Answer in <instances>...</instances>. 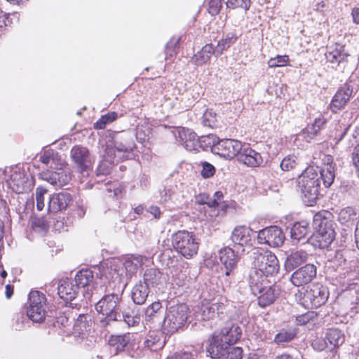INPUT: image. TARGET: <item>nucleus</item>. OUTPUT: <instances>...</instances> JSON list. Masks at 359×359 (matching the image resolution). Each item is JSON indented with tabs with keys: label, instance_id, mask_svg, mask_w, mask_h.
Segmentation results:
<instances>
[{
	"label": "nucleus",
	"instance_id": "1",
	"mask_svg": "<svg viewBox=\"0 0 359 359\" xmlns=\"http://www.w3.org/2000/svg\"><path fill=\"white\" fill-rule=\"evenodd\" d=\"M241 336L238 326L231 325L224 327L220 333H215L209 341L208 351L212 358L218 359H241L243 350L241 347L233 346Z\"/></svg>",
	"mask_w": 359,
	"mask_h": 359
},
{
	"label": "nucleus",
	"instance_id": "50",
	"mask_svg": "<svg viewBox=\"0 0 359 359\" xmlns=\"http://www.w3.org/2000/svg\"><path fill=\"white\" fill-rule=\"evenodd\" d=\"M145 346L151 349L156 350L163 346V343L160 342L159 339L156 340L152 336H149L144 341Z\"/></svg>",
	"mask_w": 359,
	"mask_h": 359
},
{
	"label": "nucleus",
	"instance_id": "52",
	"mask_svg": "<svg viewBox=\"0 0 359 359\" xmlns=\"http://www.w3.org/2000/svg\"><path fill=\"white\" fill-rule=\"evenodd\" d=\"M140 264V259L138 257L133 259H128L125 262L124 266L126 270L133 271L137 268L138 264Z\"/></svg>",
	"mask_w": 359,
	"mask_h": 359
},
{
	"label": "nucleus",
	"instance_id": "18",
	"mask_svg": "<svg viewBox=\"0 0 359 359\" xmlns=\"http://www.w3.org/2000/svg\"><path fill=\"white\" fill-rule=\"evenodd\" d=\"M94 278L93 273L92 271L88 269H82L77 272L75 276V284L79 287L84 289L83 295L87 298L93 297V293L92 292L90 283L93 282Z\"/></svg>",
	"mask_w": 359,
	"mask_h": 359
},
{
	"label": "nucleus",
	"instance_id": "6",
	"mask_svg": "<svg viewBox=\"0 0 359 359\" xmlns=\"http://www.w3.org/2000/svg\"><path fill=\"white\" fill-rule=\"evenodd\" d=\"M172 241L174 248L187 259L193 257L198 252V243L192 233L179 231L172 236Z\"/></svg>",
	"mask_w": 359,
	"mask_h": 359
},
{
	"label": "nucleus",
	"instance_id": "26",
	"mask_svg": "<svg viewBox=\"0 0 359 359\" xmlns=\"http://www.w3.org/2000/svg\"><path fill=\"white\" fill-rule=\"evenodd\" d=\"M308 259V254L304 250L292 252L285 262V267L287 271H292L294 268L305 262Z\"/></svg>",
	"mask_w": 359,
	"mask_h": 359
},
{
	"label": "nucleus",
	"instance_id": "55",
	"mask_svg": "<svg viewBox=\"0 0 359 359\" xmlns=\"http://www.w3.org/2000/svg\"><path fill=\"white\" fill-rule=\"evenodd\" d=\"M312 346L315 349L323 351L328 347L327 340L317 339L312 343Z\"/></svg>",
	"mask_w": 359,
	"mask_h": 359
},
{
	"label": "nucleus",
	"instance_id": "20",
	"mask_svg": "<svg viewBox=\"0 0 359 359\" xmlns=\"http://www.w3.org/2000/svg\"><path fill=\"white\" fill-rule=\"evenodd\" d=\"M327 120L322 116L316 118L311 125H309L298 135V138H302L307 142H310L319 132L324 128Z\"/></svg>",
	"mask_w": 359,
	"mask_h": 359
},
{
	"label": "nucleus",
	"instance_id": "51",
	"mask_svg": "<svg viewBox=\"0 0 359 359\" xmlns=\"http://www.w3.org/2000/svg\"><path fill=\"white\" fill-rule=\"evenodd\" d=\"M88 149L85 147L76 146L72 149L71 157H86Z\"/></svg>",
	"mask_w": 359,
	"mask_h": 359
},
{
	"label": "nucleus",
	"instance_id": "61",
	"mask_svg": "<svg viewBox=\"0 0 359 359\" xmlns=\"http://www.w3.org/2000/svg\"><path fill=\"white\" fill-rule=\"evenodd\" d=\"M5 295L7 299H10L13 294V286L11 285H6L5 287Z\"/></svg>",
	"mask_w": 359,
	"mask_h": 359
},
{
	"label": "nucleus",
	"instance_id": "14",
	"mask_svg": "<svg viewBox=\"0 0 359 359\" xmlns=\"http://www.w3.org/2000/svg\"><path fill=\"white\" fill-rule=\"evenodd\" d=\"M316 276V267L313 264H306L295 271L290 277L291 283L297 287L306 285Z\"/></svg>",
	"mask_w": 359,
	"mask_h": 359
},
{
	"label": "nucleus",
	"instance_id": "62",
	"mask_svg": "<svg viewBox=\"0 0 359 359\" xmlns=\"http://www.w3.org/2000/svg\"><path fill=\"white\" fill-rule=\"evenodd\" d=\"M161 199L163 200V201H167L170 198V194L169 193V191L164 189L161 192Z\"/></svg>",
	"mask_w": 359,
	"mask_h": 359
},
{
	"label": "nucleus",
	"instance_id": "36",
	"mask_svg": "<svg viewBox=\"0 0 359 359\" xmlns=\"http://www.w3.org/2000/svg\"><path fill=\"white\" fill-rule=\"evenodd\" d=\"M320 178L323 180L325 187H330L335 177L332 165L328 163L325 168L320 170Z\"/></svg>",
	"mask_w": 359,
	"mask_h": 359
},
{
	"label": "nucleus",
	"instance_id": "24",
	"mask_svg": "<svg viewBox=\"0 0 359 359\" xmlns=\"http://www.w3.org/2000/svg\"><path fill=\"white\" fill-rule=\"evenodd\" d=\"M260 294L258 297V304L261 307H266L271 304L278 297L280 293L279 287L276 285H264L260 292H257Z\"/></svg>",
	"mask_w": 359,
	"mask_h": 359
},
{
	"label": "nucleus",
	"instance_id": "28",
	"mask_svg": "<svg viewBox=\"0 0 359 359\" xmlns=\"http://www.w3.org/2000/svg\"><path fill=\"white\" fill-rule=\"evenodd\" d=\"M149 293V287H147V284L140 281L133 288L132 299L135 304L140 305L145 302Z\"/></svg>",
	"mask_w": 359,
	"mask_h": 359
},
{
	"label": "nucleus",
	"instance_id": "48",
	"mask_svg": "<svg viewBox=\"0 0 359 359\" xmlns=\"http://www.w3.org/2000/svg\"><path fill=\"white\" fill-rule=\"evenodd\" d=\"M222 8L221 0H210L208 4V11L212 15H217Z\"/></svg>",
	"mask_w": 359,
	"mask_h": 359
},
{
	"label": "nucleus",
	"instance_id": "38",
	"mask_svg": "<svg viewBox=\"0 0 359 359\" xmlns=\"http://www.w3.org/2000/svg\"><path fill=\"white\" fill-rule=\"evenodd\" d=\"M236 40V37L234 35L229 36L224 39H222L218 41L217 47L215 49V55H220L222 54L223 51L227 48H229L231 44L235 43Z\"/></svg>",
	"mask_w": 359,
	"mask_h": 359
},
{
	"label": "nucleus",
	"instance_id": "46",
	"mask_svg": "<svg viewBox=\"0 0 359 359\" xmlns=\"http://www.w3.org/2000/svg\"><path fill=\"white\" fill-rule=\"evenodd\" d=\"M226 5L229 8L241 7L248 10L250 6V0H228Z\"/></svg>",
	"mask_w": 359,
	"mask_h": 359
},
{
	"label": "nucleus",
	"instance_id": "40",
	"mask_svg": "<svg viewBox=\"0 0 359 359\" xmlns=\"http://www.w3.org/2000/svg\"><path fill=\"white\" fill-rule=\"evenodd\" d=\"M289 62L288 55H278L275 57H271L268 60V65L271 68L285 67L287 65Z\"/></svg>",
	"mask_w": 359,
	"mask_h": 359
},
{
	"label": "nucleus",
	"instance_id": "10",
	"mask_svg": "<svg viewBox=\"0 0 359 359\" xmlns=\"http://www.w3.org/2000/svg\"><path fill=\"white\" fill-rule=\"evenodd\" d=\"M60 161L61 158H41L43 163L50 164V168L55 170L50 173L48 182L58 187L67 184L71 180L70 175L62 170L64 163Z\"/></svg>",
	"mask_w": 359,
	"mask_h": 359
},
{
	"label": "nucleus",
	"instance_id": "59",
	"mask_svg": "<svg viewBox=\"0 0 359 359\" xmlns=\"http://www.w3.org/2000/svg\"><path fill=\"white\" fill-rule=\"evenodd\" d=\"M75 163L79 168L81 172H83L87 168V166L85 165V158H74Z\"/></svg>",
	"mask_w": 359,
	"mask_h": 359
},
{
	"label": "nucleus",
	"instance_id": "12",
	"mask_svg": "<svg viewBox=\"0 0 359 359\" xmlns=\"http://www.w3.org/2000/svg\"><path fill=\"white\" fill-rule=\"evenodd\" d=\"M285 238L283 231L276 226H271L260 230L257 235V241L260 244H266L271 248L282 245Z\"/></svg>",
	"mask_w": 359,
	"mask_h": 359
},
{
	"label": "nucleus",
	"instance_id": "9",
	"mask_svg": "<svg viewBox=\"0 0 359 359\" xmlns=\"http://www.w3.org/2000/svg\"><path fill=\"white\" fill-rule=\"evenodd\" d=\"M328 297L327 287L320 284L313 285L304 292L303 304L307 307L318 308L327 301Z\"/></svg>",
	"mask_w": 359,
	"mask_h": 359
},
{
	"label": "nucleus",
	"instance_id": "53",
	"mask_svg": "<svg viewBox=\"0 0 359 359\" xmlns=\"http://www.w3.org/2000/svg\"><path fill=\"white\" fill-rule=\"evenodd\" d=\"M212 153L215 155H218L219 157H221L222 154L227 153L226 148L223 145L222 146V140H217V142L212 147Z\"/></svg>",
	"mask_w": 359,
	"mask_h": 359
},
{
	"label": "nucleus",
	"instance_id": "27",
	"mask_svg": "<svg viewBox=\"0 0 359 359\" xmlns=\"http://www.w3.org/2000/svg\"><path fill=\"white\" fill-rule=\"evenodd\" d=\"M215 49L212 44L205 45L200 51L197 52L192 58L194 62L198 66L206 64L211 57L215 55Z\"/></svg>",
	"mask_w": 359,
	"mask_h": 359
},
{
	"label": "nucleus",
	"instance_id": "22",
	"mask_svg": "<svg viewBox=\"0 0 359 359\" xmlns=\"http://www.w3.org/2000/svg\"><path fill=\"white\" fill-rule=\"evenodd\" d=\"M78 286L72 280L65 278L60 280L57 293L61 299L65 301H72L78 294Z\"/></svg>",
	"mask_w": 359,
	"mask_h": 359
},
{
	"label": "nucleus",
	"instance_id": "54",
	"mask_svg": "<svg viewBox=\"0 0 359 359\" xmlns=\"http://www.w3.org/2000/svg\"><path fill=\"white\" fill-rule=\"evenodd\" d=\"M212 153L215 155H218L219 157H221L222 154L227 153L226 148L223 145L222 146V140H217V142L212 147Z\"/></svg>",
	"mask_w": 359,
	"mask_h": 359
},
{
	"label": "nucleus",
	"instance_id": "47",
	"mask_svg": "<svg viewBox=\"0 0 359 359\" xmlns=\"http://www.w3.org/2000/svg\"><path fill=\"white\" fill-rule=\"evenodd\" d=\"M202 167L203 169L201 172V174L203 178H210L214 175L215 172V168L212 164L208 162H203Z\"/></svg>",
	"mask_w": 359,
	"mask_h": 359
},
{
	"label": "nucleus",
	"instance_id": "8",
	"mask_svg": "<svg viewBox=\"0 0 359 359\" xmlns=\"http://www.w3.org/2000/svg\"><path fill=\"white\" fill-rule=\"evenodd\" d=\"M46 298L39 291H32L29 294V306L27 308V316L34 322L40 323L45 318L44 309Z\"/></svg>",
	"mask_w": 359,
	"mask_h": 359
},
{
	"label": "nucleus",
	"instance_id": "3",
	"mask_svg": "<svg viewBox=\"0 0 359 359\" xmlns=\"http://www.w3.org/2000/svg\"><path fill=\"white\" fill-rule=\"evenodd\" d=\"M297 187L304 195L305 202L313 205L320 192V181L318 171L313 167L306 168L297 180Z\"/></svg>",
	"mask_w": 359,
	"mask_h": 359
},
{
	"label": "nucleus",
	"instance_id": "44",
	"mask_svg": "<svg viewBox=\"0 0 359 359\" xmlns=\"http://www.w3.org/2000/svg\"><path fill=\"white\" fill-rule=\"evenodd\" d=\"M47 192V190L43 187H37L36 189V208L38 210H42L45 206L44 203V194Z\"/></svg>",
	"mask_w": 359,
	"mask_h": 359
},
{
	"label": "nucleus",
	"instance_id": "32",
	"mask_svg": "<svg viewBox=\"0 0 359 359\" xmlns=\"http://www.w3.org/2000/svg\"><path fill=\"white\" fill-rule=\"evenodd\" d=\"M162 274L156 269H147L143 276L144 282L142 283L147 284V287L149 285H158L161 282Z\"/></svg>",
	"mask_w": 359,
	"mask_h": 359
},
{
	"label": "nucleus",
	"instance_id": "13",
	"mask_svg": "<svg viewBox=\"0 0 359 359\" xmlns=\"http://www.w3.org/2000/svg\"><path fill=\"white\" fill-rule=\"evenodd\" d=\"M225 311L223 302H208L204 300L201 302L198 315L203 320H213L216 317L222 318Z\"/></svg>",
	"mask_w": 359,
	"mask_h": 359
},
{
	"label": "nucleus",
	"instance_id": "19",
	"mask_svg": "<svg viewBox=\"0 0 359 359\" xmlns=\"http://www.w3.org/2000/svg\"><path fill=\"white\" fill-rule=\"evenodd\" d=\"M352 92L353 90L348 85H344L341 87L333 97L330 104L332 111L337 113L343 108L349 100Z\"/></svg>",
	"mask_w": 359,
	"mask_h": 359
},
{
	"label": "nucleus",
	"instance_id": "16",
	"mask_svg": "<svg viewBox=\"0 0 359 359\" xmlns=\"http://www.w3.org/2000/svg\"><path fill=\"white\" fill-rule=\"evenodd\" d=\"M219 258L225 268V275L229 276L233 274L238 261V257L235 252L229 248H224L219 250Z\"/></svg>",
	"mask_w": 359,
	"mask_h": 359
},
{
	"label": "nucleus",
	"instance_id": "34",
	"mask_svg": "<svg viewBox=\"0 0 359 359\" xmlns=\"http://www.w3.org/2000/svg\"><path fill=\"white\" fill-rule=\"evenodd\" d=\"M296 331L293 328L282 329L274 338V341L278 344L291 341L296 337Z\"/></svg>",
	"mask_w": 359,
	"mask_h": 359
},
{
	"label": "nucleus",
	"instance_id": "30",
	"mask_svg": "<svg viewBox=\"0 0 359 359\" xmlns=\"http://www.w3.org/2000/svg\"><path fill=\"white\" fill-rule=\"evenodd\" d=\"M129 341L128 335H112L109 339V345L111 347V352L116 354L123 351Z\"/></svg>",
	"mask_w": 359,
	"mask_h": 359
},
{
	"label": "nucleus",
	"instance_id": "60",
	"mask_svg": "<svg viewBox=\"0 0 359 359\" xmlns=\"http://www.w3.org/2000/svg\"><path fill=\"white\" fill-rule=\"evenodd\" d=\"M115 148L117 151H123L125 153L129 152L132 150L131 148L122 145L121 144H118L117 142L115 143Z\"/></svg>",
	"mask_w": 359,
	"mask_h": 359
},
{
	"label": "nucleus",
	"instance_id": "56",
	"mask_svg": "<svg viewBox=\"0 0 359 359\" xmlns=\"http://www.w3.org/2000/svg\"><path fill=\"white\" fill-rule=\"evenodd\" d=\"M11 180L18 187L24 182L22 174L20 172L18 173L16 170L14 174L11 175Z\"/></svg>",
	"mask_w": 359,
	"mask_h": 359
},
{
	"label": "nucleus",
	"instance_id": "58",
	"mask_svg": "<svg viewBox=\"0 0 359 359\" xmlns=\"http://www.w3.org/2000/svg\"><path fill=\"white\" fill-rule=\"evenodd\" d=\"M123 316L124 318V320L125 322L128 325H131V326H134L135 325H136L137 323H138V318H133V317H131V316H124L123 314V315H121V317Z\"/></svg>",
	"mask_w": 359,
	"mask_h": 359
},
{
	"label": "nucleus",
	"instance_id": "5",
	"mask_svg": "<svg viewBox=\"0 0 359 359\" xmlns=\"http://www.w3.org/2000/svg\"><path fill=\"white\" fill-rule=\"evenodd\" d=\"M189 309L186 304H176L170 306L165 316L163 329L168 334H172L187 323Z\"/></svg>",
	"mask_w": 359,
	"mask_h": 359
},
{
	"label": "nucleus",
	"instance_id": "49",
	"mask_svg": "<svg viewBox=\"0 0 359 359\" xmlns=\"http://www.w3.org/2000/svg\"><path fill=\"white\" fill-rule=\"evenodd\" d=\"M238 161L248 167H257L262 163L263 158H238Z\"/></svg>",
	"mask_w": 359,
	"mask_h": 359
},
{
	"label": "nucleus",
	"instance_id": "11",
	"mask_svg": "<svg viewBox=\"0 0 359 359\" xmlns=\"http://www.w3.org/2000/svg\"><path fill=\"white\" fill-rule=\"evenodd\" d=\"M227 153L222 154L221 157H255L257 153L248 144H242L240 141L226 139L222 140V146Z\"/></svg>",
	"mask_w": 359,
	"mask_h": 359
},
{
	"label": "nucleus",
	"instance_id": "63",
	"mask_svg": "<svg viewBox=\"0 0 359 359\" xmlns=\"http://www.w3.org/2000/svg\"><path fill=\"white\" fill-rule=\"evenodd\" d=\"M150 212L154 215V216L157 218L160 217L161 211L160 209L156 206H152L150 208Z\"/></svg>",
	"mask_w": 359,
	"mask_h": 359
},
{
	"label": "nucleus",
	"instance_id": "37",
	"mask_svg": "<svg viewBox=\"0 0 359 359\" xmlns=\"http://www.w3.org/2000/svg\"><path fill=\"white\" fill-rule=\"evenodd\" d=\"M118 117V114L115 111L109 112L102 115L95 123L94 128L97 130L104 129L107 124L115 121Z\"/></svg>",
	"mask_w": 359,
	"mask_h": 359
},
{
	"label": "nucleus",
	"instance_id": "4",
	"mask_svg": "<svg viewBox=\"0 0 359 359\" xmlns=\"http://www.w3.org/2000/svg\"><path fill=\"white\" fill-rule=\"evenodd\" d=\"M251 257L253 267L266 276L276 274L279 271L278 260L275 254L271 251L261 248H254Z\"/></svg>",
	"mask_w": 359,
	"mask_h": 359
},
{
	"label": "nucleus",
	"instance_id": "23",
	"mask_svg": "<svg viewBox=\"0 0 359 359\" xmlns=\"http://www.w3.org/2000/svg\"><path fill=\"white\" fill-rule=\"evenodd\" d=\"M181 144L188 151H198V138L196 134L188 128H180L178 130Z\"/></svg>",
	"mask_w": 359,
	"mask_h": 359
},
{
	"label": "nucleus",
	"instance_id": "25",
	"mask_svg": "<svg viewBox=\"0 0 359 359\" xmlns=\"http://www.w3.org/2000/svg\"><path fill=\"white\" fill-rule=\"evenodd\" d=\"M248 280L252 292L257 294L265 285L266 276L253 267L248 274Z\"/></svg>",
	"mask_w": 359,
	"mask_h": 359
},
{
	"label": "nucleus",
	"instance_id": "7",
	"mask_svg": "<svg viewBox=\"0 0 359 359\" xmlns=\"http://www.w3.org/2000/svg\"><path fill=\"white\" fill-rule=\"evenodd\" d=\"M120 300L118 294H106L97 302L95 309L110 320H118L121 318Z\"/></svg>",
	"mask_w": 359,
	"mask_h": 359
},
{
	"label": "nucleus",
	"instance_id": "64",
	"mask_svg": "<svg viewBox=\"0 0 359 359\" xmlns=\"http://www.w3.org/2000/svg\"><path fill=\"white\" fill-rule=\"evenodd\" d=\"M352 15L354 22L359 24V8L353 9Z\"/></svg>",
	"mask_w": 359,
	"mask_h": 359
},
{
	"label": "nucleus",
	"instance_id": "42",
	"mask_svg": "<svg viewBox=\"0 0 359 359\" xmlns=\"http://www.w3.org/2000/svg\"><path fill=\"white\" fill-rule=\"evenodd\" d=\"M216 114L212 109H207L203 116V123L205 126L213 128L216 126Z\"/></svg>",
	"mask_w": 359,
	"mask_h": 359
},
{
	"label": "nucleus",
	"instance_id": "45",
	"mask_svg": "<svg viewBox=\"0 0 359 359\" xmlns=\"http://www.w3.org/2000/svg\"><path fill=\"white\" fill-rule=\"evenodd\" d=\"M299 165V162H297L294 158H282L280 163V166L283 170L289 171L296 168Z\"/></svg>",
	"mask_w": 359,
	"mask_h": 359
},
{
	"label": "nucleus",
	"instance_id": "29",
	"mask_svg": "<svg viewBox=\"0 0 359 359\" xmlns=\"http://www.w3.org/2000/svg\"><path fill=\"white\" fill-rule=\"evenodd\" d=\"M309 233V224L304 221L295 223L290 230L292 239L297 241L306 238Z\"/></svg>",
	"mask_w": 359,
	"mask_h": 359
},
{
	"label": "nucleus",
	"instance_id": "39",
	"mask_svg": "<svg viewBox=\"0 0 359 359\" xmlns=\"http://www.w3.org/2000/svg\"><path fill=\"white\" fill-rule=\"evenodd\" d=\"M356 212L351 207L341 210L339 213V219L341 223H346L353 220L356 217Z\"/></svg>",
	"mask_w": 359,
	"mask_h": 359
},
{
	"label": "nucleus",
	"instance_id": "41",
	"mask_svg": "<svg viewBox=\"0 0 359 359\" xmlns=\"http://www.w3.org/2000/svg\"><path fill=\"white\" fill-rule=\"evenodd\" d=\"M161 308L162 306L159 302H153L145 311V320L149 322L153 320L156 314L161 309Z\"/></svg>",
	"mask_w": 359,
	"mask_h": 359
},
{
	"label": "nucleus",
	"instance_id": "15",
	"mask_svg": "<svg viewBox=\"0 0 359 359\" xmlns=\"http://www.w3.org/2000/svg\"><path fill=\"white\" fill-rule=\"evenodd\" d=\"M325 56L327 62L332 67L343 66L347 61L348 54L345 51L344 46L340 43H335L327 48Z\"/></svg>",
	"mask_w": 359,
	"mask_h": 359
},
{
	"label": "nucleus",
	"instance_id": "35",
	"mask_svg": "<svg viewBox=\"0 0 359 359\" xmlns=\"http://www.w3.org/2000/svg\"><path fill=\"white\" fill-rule=\"evenodd\" d=\"M219 138L212 134L208 135L201 136L198 138V149L201 148L203 150L210 149L212 151V147L217 142Z\"/></svg>",
	"mask_w": 359,
	"mask_h": 359
},
{
	"label": "nucleus",
	"instance_id": "21",
	"mask_svg": "<svg viewBox=\"0 0 359 359\" xmlns=\"http://www.w3.org/2000/svg\"><path fill=\"white\" fill-rule=\"evenodd\" d=\"M71 195L67 192L53 194L48 202V209L50 212H57L66 209L71 201Z\"/></svg>",
	"mask_w": 359,
	"mask_h": 359
},
{
	"label": "nucleus",
	"instance_id": "57",
	"mask_svg": "<svg viewBox=\"0 0 359 359\" xmlns=\"http://www.w3.org/2000/svg\"><path fill=\"white\" fill-rule=\"evenodd\" d=\"M107 163V161L105 160L102 161L101 163L99 165L97 168L98 175H107L109 172V169L105 168Z\"/></svg>",
	"mask_w": 359,
	"mask_h": 359
},
{
	"label": "nucleus",
	"instance_id": "31",
	"mask_svg": "<svg viewBox=\"0 0 359 359\" xmlns=\"http://www.w3.org/2000/svg\"><path fill=\"white\" fill-rule=\"evenodd\" d=\"M345 337L342 332L336 328L328 330L326 340L332 347H337L344 342Z\"/></svg>",
	"mask_w": 359,
	"mask_h": 359
},
{
	"label": "nucleus",
	"instance_id": "33",
	"mask_svg": "<svg viewBox=\"0 0 359 359\" xmlns=\"http://www.w3.org/2000/svg\"><path fill=\"white\" fill-rule=\"evenodd\" d=\"M91 324L92 320L90 316L80 314L74 323V330L79 334H83L91 326Z\"/></svg>",
	"mask_w": 359,
	"mask_h": 359
},
{
	"label": "nucleus",
	"instance_id": "43",
	"mask_svg": "<svg viewBox=\"0 0 359 359\" xmlns=\"http://www.w3.org/2000/svg\"><path fill=\"white\" fill-rule=\"evenodd\" d=\"M223 198V193L222 191H216L213 197L207 196L208 201H201V204H207L210 208H215L219 205V201Z\"/></svg>",
	"mask_w": 359,
	"mask_h": 359
},
{
	"label": "nucleus",
	"instance_id": "17",
	"mask_svg": "<svg viewBox=\"0 0 359 359\" xmlns=\"http://www.w3.org/2000/svg\"><path fill=\"white\" fill-rule=\"evenodd\" d=\"M252 230L245 226H236L231 233V239L236 245L241 246L252 245Z\"/></svg>",
	"mask_w": 359,
	"mask_h": 359
},
{
	"label": "nucleus",
	"instance_id": "2",
	"mask_svg": "<svg viewBox=\"0 0 359 359\" xmlns=\"http://www.w3.org/2000/svg\"><path fill=\"white\" fill-rule=\"evenodd\" d=\"M331 217V212L326 210L318 212L313 216V226L315 233L313 236L320 248H327L334 238L335 233Z\"/></svg>",
	"mask_w": 359,
	"mask_h": 359
}]
</instances>
